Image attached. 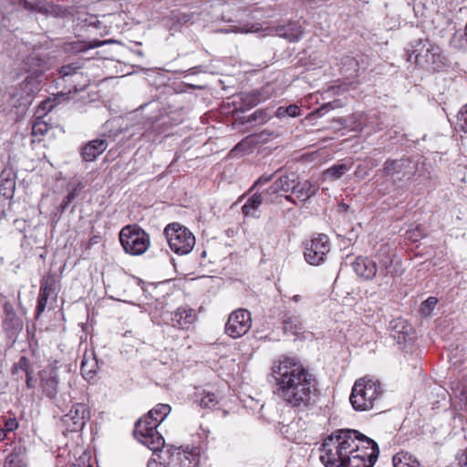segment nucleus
<instances>
[{
  "label": "nucleus",
  "instance_id": "e2e57ef3",
  "mask_svg": "<svg viewBox=\"0 0 467 467\" xmlns=\"http://www.w3.org/2000/svg\"><path fill=\"white\" fill-rule=\"evenodd\" d=\"M7 431H5L3 428L0 429V441H4L6 438Z\"/></svg>",
  "mask_w": 467,
  "mask_h": 467
},
{
  "label": "nucleus",
  "instance_id": "0e129e2a",
  "mask_svg": "<svg viewBox=\"0 0 467 467\" xmlns=\"http://www.w3.org/2000/svg\"><path fill=\"white\" fill-rule=\"evenodd\" d=\"M285 199L287 202H291V203H294V204H296V201H295V199H294L291 195H285Z\"/></svg>",
  "mask_w": 467,
  "mask_h": 467
},
{
  "label": "nucleus",
  "instance_id": "20e7f679",
  "mask_svg": "<svg viewBox=\"0 0 467 467\" xmlns=\"http://www.w3.org/2000/svg\"><path fill=\"white\" fill-rule=\"evenodd\" d=\"M382 392L381 385L377 380L368 378L356 380L352 387V409L358 411L371 410Z\"/></svg>",
  "mask_w": 467,
  "mask_h": 467
},
{
  "label": "nucleus",
  "instance_id": "f257e3e1",
  "mask_svg": "<svg viewBox=\"0 0 467 467\" xmlns=\"http://www.w3.org/2000/svg\"><path fill=\"white\" fill-rule=\"evenodd\" d=\"M271 376L276 396L287 406L305 410L315 403L318 391L317 380L296 358L283 356L275 360Z\"/></svg>",
  "mask_w": 467,
  "mask_h": 467
},
{
  "label": "nucleus",
  "instance_id": "5701e85b",
  "mask_svg": "<svg viewBox=\"0 0 467 467\" xmlns=\"http://www.w3.org/2000/svg\"><path fill=\"white\" fill-rule=\"evenodd\" d=\"M276 35L289 42H297L302 38L303 30L296 22H288L275 28Z\"/></svg>",
  "mask_w": 467,
  "mask_h": 467
},
{
  "label": "nucleus",
  "instance_id": "6ab92c4d",
  "mask_svg": "<svg viewBox=\"0 0 467 467\" xmlns=\"http://www.w3.org/2000/svg\"><path fill=\"white\" fill-rule=\"evenodd\" d=\"M352 268L357 275L364 280H370L375 277L378 270L376 263L364 256H358L352 264Z\"/></svg>",
  "mask_w": 467,
  "mask_h": 467
},
{
  "label": "nucleus",
  "instance_id": "1a4fd4ad",
  "mask_svg": "<svg viewBox=\"0 0 467 467\" xmlns=\"http://www.w3.org/2000/svg\"><path fill=\"white\" fill-rule=\"evenodd\" d=\"M304 257L311 265H319L326 260L330 251V242L324 234H314L309 240L304 243Z\"/></svg>",
  "mask_w": 467,
  "mask_h": 467
},
{
  "label": "nucleus",
  "instance_id": "c756f323",
  "mask_svg": "<svg viewBox=\"0 0 467 467\" xmlns=\"http://www.w3.org/2000/svg\"><path fill=\"white\" fill-rule=\"evenodd\" d=\"M274 92V88L271 84H266L261 90L254 92L249 99H251V107L256 106L262 101L268 99Z\"/></svg>",
  "mask_w": 467,
  "mask_h": 467
},
{
  "label": "nucleus",
  "instance_id": "052dcab7",
  "mask_svg": "<svg viewBox=\"0 0 467 467\" xmlns=\"http://www.w3.org/2000/svg\"><path fill=\"white\" fill-rule=\"evenodd\" d=\"M348 205L346 204L345 202H342L338 204V212L339 213H346L348 211Z\"/></svg>",
  "mask_w": 467,
  "mask_h": 467
},
{
  "label": "nucleus",
  "instance_id": "79ce46f5",
  "mask_svg": "<svg viewBox=\"0 0 467 467\" xmlns=\"http://www.w3.org/2000/svg\"><path fill=\"white\" fill-rule=\"evenodd\" d=\"M355 62L358 67L355 69V71L357 72V74H360L368 67L370 64V58L368 55H360L355 57Z\"/></svg>",
  "mask_w": 467,
  "mask_h": 467
},
{
  "label": "nucleus",
  "instance_id": "a878e982",
  "mask_svg": "<svg viewBox=\"0 0 467 467\" xmlns=\"http://www.w3.org/2000/svg\"><path fill=\"white\" fill-rule=\"evenodd\" d=\"M89 81L90 80L88 76H86L81 70L78 73H75V75L65 81V83L68 86V92L71 90L78 92L83 90L88 85Z\"/></svg>",
  "mask_w": 467,
  "mask_h": 467
},
{
  "label": "nucleus",
  "instance_id": "f8f14e48",
  "mask_svg": "<svg viewBox=\"0 0 467 467\" xmlns=\"http://www.w3.org/2000/svg\"><path fill=\"white\" fill-rule=\"evenodd\" d=\"M164 323L178 329H188L196 321L194 309L184 306H179L174 311H165L161 315Z\"/></svg>",
  "mask_w": 467,
  "mask_h": 467
},
{
  "label": "nucleus",
  "instance_id": "bf43d9fd",
  "mask_svg": "<svg viewBox=\"0 0 467 467\" xmlns=\"http://www.w3.org/2000/svg\"><path fill=\"white\" fill-rule=\"evenodd\" d=\"M70 467H93L90 463L86 462L85 461H79L78 463L72 464Z\"/></svg>",
  "mask_w": 467,
  "mask_h": 467
},
{
  "label": "nucleus",
  "instance_id": "2eb2a0df",
  "mask_svg": "<svg viewBox=\"0 0 467 467\" xmlns=\"http://www.w3.org/2000/svg\"><path fill=\"white\" fill-rule=\"evenodd\" d=\"M383 172L394 181L410 180L414 173V166L410 159L388 160Z\"/></svg>",
  "mask_w": 467,
  "mask_h": 467
},
{
  "label": "nucleus",
  "instance_id": "c03bdc74",
  "mask_svg": "<svg viewBox=\"0 0 467 467\" xmlns=\"http://www.w3.org/2000/svg\"><path fill=\"white\" fill-rule=\"evenodd\" d=\"M348 170L346 164H338L331 167L327 171V174L334 179L340 178Z\"/></svg>",
  "mask_w": 467,
  "mask_h": 467
},
{
  "label": "nucleus",
  "instance_id": "a211bd4d",
  "mask_svg": "<svg viewBox=\"0 0 467 467\" xmlns=\"http://www.w3.org/2000/svg\"><path fill=\"white\" fill-rule=\"evenodd\" d=\"M40 388L45 396L50 400L57 397L58 391V373L56 368H47L40 371Z\"/></svg>",
  "mask_w": 467,
  "mask_h": 467
},
{
  "label": "nucleus",
  "instance_id": "603ef678",
  "mask_svg": "<svg viewBox=\"0 0 467 467\" xmlns=\"http://www.w3.org/2000/svg\"><path fill=\"white\" fill-rule=\"evenodd\" d=\"M252 30L250 28L244 27V26H233L231 28L223 29L222 32L223 33H249Z\"/></svg>",
  "mask_w": 467,
  "mask_h": 467
},
{
  "label": "nucleus",
  "instance_id": "bb28decb",
  "mask_svg": "<svg viewBox=\"0 0 467 467\" xmlns=\"http://www.w3.org/2000/svg\"><path fill=\"white\" fill-rule=\"evenodd\" d=\"M293 193H295L296 198L300 201L305 202L315 194V190L309 181L300 182L298 179L295 185V190H293Z\"/></svg>",
  "mask_w": 467,
  "mask_h": 467
},
{
  "label": "nucleus",
  "instance_id": "ddd939ff",
  "mask_svg": "<svg viewBox=\"0 0 467 467\" xmlns=\"http://www.w3.org/2000/svg\"><path fill=\"white\" fill-rule=\"evenodd\" d=\"M89 417L90 411L88 406L84 403H76L62 417L61 422L66 427L67 431L76 432L84 428Z\"/></svg>",
  "mask_w": 467,
  "mask_h": 467
},
{
  "label": "nucleus",
  "instance_id": "0eeeda50",
  "mask_svg": "<svg viewBox=\"0 0 467 467\" xmlns=\"http://www.w3.org/2000/svg\"><path fill=\"white\" fill-rule=\"evenodd\" d=\"M119 242L127 254L141 255L150 247V235L140 226L126 225L119 232Z\"/></svg>",
  "mask_w": 467,
  "mask_h": 467
},
{
  "label": "nucleus",
  "instance_id": "423d86ee",
  "mask_svg": "<svg viewBox=\"0 0 467 467\" xmlns=\"http://www.w3.org/2000/svg\"><path fill=\"white\" fill-rule=\"evenodd\" d=\"M163 234L171 250L178 255L188 254L195 244L192 233L179 223H169L164 228Z\"/></svg>",
  "mask_w": 467,
  "mask_h": 467
},
{
  "label": "nucleus",
  "instance_id": "6e6552de",
  "mask_svg": "<svg viewBox=\"0 0 467 467\" xmlns=\"http://www.w3.org/2000/svg\"><path fill=\"white\" fill-rule=\"evenodd\" d=\"M42 82L43 72L36 69L15 87L10 95L13 99H16L17 105L16 107L29 106L35 96L40 91Z\"/></svg>",
  "mask_w": 467,
  "mask_h": 467
},
{
  "label": "nucleus",
  "instance_id": "473e14b6",
  "mask_svg": "<svg viewBox=\"0 0 467 467\" xmlns=\"http://www.w3.org/2000/svg\"><path fill=\"white\" fill-rule=\"evenodd\" d=\"M284 329L285 332L297 334L303 329L302 323L296 317L285 315L283 317Z\"/></svg>",
  "mask_w": 467,
  "mask_h": 467
},
{
  "label": "nucleus",
  "instance_id": "cd10ccee",
  "mask_svg": "<svg viewBox=\"0 0 467 467\" xmlns=\"http://www.w3.org/2000/svg\"><path fill=\"white\" fill-rule=\"evenodd\" d=\"M263 202V196L260 193L253 194L242 207V212L245 216L257 217V209Z\"/></svg>",
  "mask_w": 467,
  "mask_h": 467
},
{
  "label": "nucleus",
  "instance_id": "2f4dec72",
  "mask_svg": "<svg viewBox=\"0 0 467 467\" xmlns=\"http://www.w3.org/2000/svg\"><path fill=\"white\" fill-rule=\"evenodd\" d=\"M171 455L174 457L173 452H171ZM175 457L184 467H196L198 465V457L193 452L180 451L178 450L175 453Z\"/></svg>",
  "mask_w": 467,
  "mask_h": 467
},
{
  "label": "nucleus",
  "instance_id": "c85d7f7f",
  "mask_svg": "<svg viewBox=\"0 0 467 467\" xmlns=\"http://www.w3.org/2000/svg\"><path fill=\"white\" fill-rule=\"evenodd\" d=\"M393 467H420L419 461L411 454L400 451L393 456Z\"/></svg>",
  "mask_w": 467,
  "mask_h": 467
},
{
  "label": "nucleus",
  "instance_id": "09e8293b",
  "mask_svg": "<svg viewBox=\"0 0 467 467\" xmlns=\"http://www.w3.org/2000/svg\"><path fill=\"white\" fill-rule=\"evenodd\" d=\"M82 188V183L78 182V185L75 186L65 198L67 200V202L71 203L74 200H76L78 197Z\"/></svg>",
  "mask_w": 467,
  "mask_h": 467
},
{
  "label": "nucleus",
  "instance_id": "393cba45",
  "mask_svg": "<svg viewBox=\"0 0 467 467\" xmlns=\"http://www.w3.org/2000/svg\"><path fill=\"white\" fill-rule=\"evenodd\" d=\"M26 450L24 446H16L13 451L6 457L5 467H26Z\"/></svg>",
  "mask_w": 467,
  "mask_h": 467
},
{
  "label": "nucleus",
  "instance_id": "864d4df0",
  "mask_svg": "<svg viewBox=\"0 0 467 467\" xmlns=\"http://www.w3.org/2000/svg\"><path fill=\"white\" fill-rule=\"evenodd\" d=\"M406 234L407 238L413 242L418 241V239L421 236L420 230L418 227L412 231H407Z\"/></svg>",
  "mask_w": 467,
  "mask_h": 467
},
{
  "label": "nucleus",
  "instance_id": "dca6fc26",
  "mask_svg": "<svg viewBox=\"0 0 467 467\" xmlns=\"http://www.w3.org/2000/svg\"><path fill=\"white\" fill-rule=\"evenodd\" d=\"M376 257L379 264V275L393 276L398 274L393 265L394 252L389 244L383 243L379 245L376 250Z\"/></svg>",
  "mask_w": 467,
  "mask_h": 467
},
{
  "label": "nucleus",
  "instance_id": "338daca9",
  "mask_svg": "<svg viewBox=\"0 0 467 467\" xmlns=\"http://www.w3.org/2000/svg\"><path fill=\"white\" fill-rule=\"evenodd\" d=\"M344 266H345L346 268L348 267V264H347L346 262L341 264L340 270H339V274L343 273V271H344Z\"/></svg>",
  "mask_w": 467,
  "mask_h": 467
},
{
  "label": "nucleus",
  "instance_id": "774afa93",
  "mask_svg": "<svg viewBox=\"0 0 467 467\" xmlns=\"http://www.w3.org/2000/svg\"><path fill=\"white\" fill-rule=\"evenodd\" d=\"M155 466H157L156 462H152V463L149 462L148 463V467H155Z\"/></svg>",
  "mask_w": 467,
  "mask_h": 467
},
{
  "label": "nucleus",
  "instance_id": "a19ab883",
  "mask_svg": "<svg viewBox=\"0 0 467 467\" xmlns=\"http://www.w3.org/2000/svg\"><path fill=\"white\" fill-rule=\"evenodd\" d=\"M438 300L436 297L430 296L424 302H422L420 306V312L423 316H430L433 311L435 306L437 305Z\"/></svg>",
  "mask_w": 467,
  "mask_h": 467
},
{
  "label": "nucleus",
  "instance_id": "ea45409f",
  "mask_svg": "<svg viewBox=\"0 0 467 467\" xmlns=\"http://www.w3.org/2000/svg\"><path fill=\"white\" fill-rule=\"evenodd\" d=\"M48 131V126L45 121L40 120L37 119L35 120L32 124V135L34 137L36 136H43Z\"/></svg>",
  "mask_w": 467,
  "mask_h": 467
},
{
  "label": "nucleus",
  "instance_id": "49530a36",
  "mask_svg": "<svg viewBox=\"0 0 467 467\" xmlns=\"http://www.w3.org/2000/svg\"><path fill=\"white\" fill-rule=\"evenodd\" d=\"M18 368L26 373L30 372V362L26 357H21L18 362L14 365L13 373H15Z\"/></svg>",
  "mask_w": 467,
  "mask_h": 467
},
{
  "label": "nucleus",
  "instance_id": "f704fd0d",
  "mask_svg": "<svg viewBox=\"0 0 467 467\" xmlns=\"http://www.w3.org/2000/svg\"><path fill=\"white\" fill-rule=\"evenodd\" d=\"M368 127V116L364 114L352 115V131H363Z\"/></svg>",
  "mask_w": 467,
  "mask_h": 467
},
{
  "label": "nucleus",
  "instance_id": "412c9836",
  "mask_svg": "<svg viewBox=\"0 0 467 467\" xmlns=\"http://www.w3.org/2000/svg\"><path fill=\"white\" fill-rule=\"evenodd\" d=\"M108 147V141L104 139H96L82 147L81 155L85 161H95Z\"/></svg>",
  "mask_w": 467,
  "mask_h": 467
},
{
  "label": "nucleus",
  "instance_id": "3c124183",
  "mask_svg": "<svg viewBox=\"0 0 467 467\" xmlns=\"http://www.w3.org/2000/svg\"><path fill=\"white\" fill-rule=\"evenodd\" d=\"M456 461L459 467H467V449L457 455Z\"/></svg>",
  "mask_w": 467,
  "mask_h": 467
},
{
  "label": "nucleus",
  "instance_id": "f3484780",
  "mask_svg": "<svg viewBox=\"0 0 467 467\" xmlns=\"http://www.w3.org/2000/svg\"><path fill=\"white\" fill-rule=\"evenodd\" d=\"M298 178V175L295 172L280 175L265 192V194L269 197L268 201L273 202L274 199L272 196L276 195L279 192H293Z\"/></svg>",
  "mask_w": 467,
  "mask_h": 467
},
{
  "label": "nucleus",
  "instance_id": "e433bc0d",
  "mask_svg": "<svg viewBox=\"0 0 467 467\" xmlns=\"http://www.w3.org/2000/svg\"><path fill=\"white\" fill-rule=\"evenodd\" d=\"M218 402V397L213 392H205L199 400L201 407L208 409L214 408Z\"/></svg>",
  "mask_w": 467,
  "mask_h": 467
},
{
  "label": "nucleus",
  "instance_id": "9b49d317",
  "mask_svg": "<svg viewBox=\"0 0 467 467\" xmlns=\"http://www.w3.org/2000/svg\"><path fill=\"white\" fill-rule=\"evenodd\" d=\"M251 326V313L246 309L239 308L230 314L225 325V333L233 338H238L245 335Z\"/></svg>",
  "mask_w": 467,
  "mask_h": 467
},
{
  "label": "nucleus",
  "instance_id": "aec40b11",
  "mask_svg": "<svg viewBox=\"0 0 467 467\" xmlns=\"http://www.w3.org/2000/svg\"><path fill=\"white\" fill-rule=\"evenodd\" d=\"M391 336L399 344L410 342L414 338L412 327L403 319L391 322Z\"/></svg>",
  "mask_w": 467,
  "mask_h": 467
},
{
  "label": "nucleus",
  "instance_id": "6e6d98bb",
  "mask_svg": "<svg viewBox=\"0 0 467 467\" xmlns=\"http://www.w3.org/2000/svg\"><path fill=\"white\" fill-rule=\"evenodd\" d=\"M69 204L70 202H67V200L65 198L58 206L56 215L60 216L62 213H64Z\"/></svg>",
  "mask_w": 467,
  "mask_h": 467
},
{
  "label": "nucleus",
  "instance_id": "8fccbe9b",
  "mask_svg": "<svg viewBox=\"0 0 467 467\" xmlns=\"http://www.w3.org/2000/svg\"><path fill=\"white\" fill-rule=\"evenodd\" d=\"M5 311L8 318H10L11 322L13 323V326L16 329L20 330L22 328V324L19 321V319L16 317V313L13 311V309L8 310L7 306H5Z\"/></svg>",
  "mask_w": 467,
  "mask_h": 467
},
{
  "label": "nucleus",
  "instance_id": "4468645a",
  "mask_svg": "<svg viewBox=\"0 0 467 467\" xmlns=\"http://www.w3.org/2000/svg\"><path fill=\"white\" fill-rule=\"evenodd\" d=\"M57 297V278L55 274L44 275L40 281L39 294L36 305V317L46 309L49 298L56 300Z\"/></svg>",
  "mask_w": 467,
  "mask_h": 467
},
{
  "label": "nucleus",
  "instance_id": "680f3d73",
  "mask_svg": "<svg viewBox=\"0 0 467 467\" xmlns=\"http://www.w3.org/2000/svg\"><path fill=\"white\" fill-rule=\"evenodd\" d=\"M264 114L263 111H260V110H256L252 116H251V119L253 120H256L258 118H260L262 115Z\"/></svg>",
  "mask_w": 467,
  "mask_h": 467
},
{
  "label": "nucleus",
  "instance_id": "4c0bfd02",
  "mask_svg": "<svg viewBox=\"0 0 467 467\" xmlns=\"http://www.w3.org/2000/svg\"><path fill=\"white\" fill-rule=\"evenodd\" d=\"M96 367H97L96 363L91 362V364H89V362L84 358L82 360L81 366H80V370H81L82 376L86 379H88V380L93 379L96 374V369H95Z\"/></svg>",
  "mask_w": 467,
  "mask_h": 467
},
{
  "label": "nucleus",
  "instance_id": "69168bd1",
  "mask_svg": "<svg viewBox=\"0 0 467 467\" xmlns=\"http://www.w3.org/2000/svg\"><path fill=\"white\" fill-rule=\"evenodd\" d=\"M300 299H301V296H300L299 295H296V296H294L292 297V300H293L294 302H299V301H300Z\"/></svg>",
  "mask_w": 467,
  "mask_h": 467
},
{
  "label": "nucleus",
  "instance_id": "a18cd8bd",
  "mask_svg": "<svg viewBox=\"0 0 467 467\" xmlns=\"http://www.w3.org/2000/svg\"><path fill=\"white\" fill-rule=\"evenodd\" d=\"M3 421L4 426L2 428L7 432L16 431L19 426L18 421L15 417L4 418Z\"/></svg>",
  "mask_w": 467,
  "mask_h": 467
},
{
  "label": "nucleus",
  "instance_id": "c9c22d12",
  "mask_svg": "<svg viewBox=\"0 0 467 467\" xmlns=\"http://www.w3.org/2000/svg\"><path fill=\"white\" fill-rule=\"evenodd\" d=\"M67 10L66 7L48 2L47 6V12L45 13V16H51L54 17H63L67 15Z\"/></svg>",
  "mask_w": 467,
  "mask_h": 467
},
{
  "label": "nucleus",
  "instance_id": "13d9d810",
  "mask_svg": "<svg viewBox=\"0 0 467 467\" xmlns=\"http://www.w3.org/2000/svg\"><path fill=\"white\" fill-rule=\"evenodd\" d=\"M26 387L28 389H34L35 388V383H34V379H33V377L31 375V372H27V373H26Z\"/></svg>",
  "mask_w": 467,
  "mask_h": 467
},
{
  "label": "nucleus",
  "instance_id": "7ed1b4c3",
  "mask_svg": "<svg viewBox=\"0 0 467 467\" xmlns=\"http://www.w3.org/2000/svg\"><path fill=\"white\" fill-rule=\"evenodd\" d=\"M352 467H373L379 454L378 443L352 429Z\"/></svg>",
  "mask_w": 467,
  "mask_h": 467
},
{
  "label": "nucleus",
  "instance_id": "5fc2aeb1",
  "mask_svg": "<svg viewBox=\"0 0 467 467\" xmlns=\"http://www.w3.org/2000/svg\"><path fill=\"white\" fill-rule=\"evenodd\" d=\"M273 174L272 175H268V176H265V175H262L261 177H259L257 179V181L254 183L253 185V188L254 187H256L258 185H264L265 183H267L268 182H270L273 178Z\"/></svg>",
  "mask_w": 467,
  "mask_h": 467
},
{
  "label": "nucleus",
  "instance_id": "9d476101",
  "mask_svg": "<svg viewBox=\"0 0 467 467\" xmlns=\"http://www.w3.org/2000/svg\"><path fill=\"white\" fill-rule=\"evenodd\" d=\"M157 427L149 425L145 420H137L134 434L140 442L146 445L154 453L161 451L165 445L164 438L156 431Z\"/></svg>",
  "mask_w": 467,
  "mask_h": 467
},
{
  "label": "nucleus",
  "instance_id": "37998d69",
  "mask_svg": "<svg viewBox=\"0 0 467 467\" xmlns=\"http://www.w3.org/2000/svg\"><path fill=\"white\" fill-rule=\"evenodd\" d=\"M457 124L462 131L467 132V104L459 111Z\"/></svg>",
  "mask_w": 467,
  "mask_h": 467
},
{
  "label": "nucleus",
  "instance_id": "b1692460",
  "mask_svg": "<svg viewBox=\"0 0 467 467\" xmlns=\"http://www.w3.org/2000/svg\"><path fill=\"white\" fill-rule=\"evenodd\" d=\"M15 173L11 169H4L0 173V193L4 196H12L15 191Z\"/></svg>",
  "mask_w": 467,
  "mask_h": 467
},
{
  "label": "nucleus",
  "instance_id": "4d7b16f0",
  "mask_svg": "<svg viewBox=\"0 0 467 467\" xmlns=\"http://www.w3.org/2000/svg\"><path fill=\"white\" fill-rule=\"evenodd\" d=\"M19 5L27 11L33 12L32 0H20Z\"/></svg>",
  "mask_w": 467,
  "mask_h": 467
},
{
  "label": "nucleus",
  "instance_id": "39448f33",
  "mask_svg": "<svg viewBox=\"0 0 467 467\" xmlns=\"http://www.w3.org/2000/svg\"><path fill=\"white\" fill-rule=\"evenodd\" d=\"M408 60L417 66L440 70L443 66V57L440 48L431 45L428 40L420 39L411 49L408 50Z\"/></svg>",
  "mask_w": 467,
  "mask_h": 467
},
{
  "label": "nucleus",
  "instance_id": "f03ea898",
  "mask_svg": "<svg viewBox=\"0 0 467 467\" xmlns=\"http://www.w3.org/2000/svg\"><path fill=\"white\" fill-rule=\"evenodd\" d=\"M350 430L326 438L320 448L319 459L326 467H350Z\"/></svg>",
  "mask_w": 467,
  "mask_h": 467
},
{
  "label": "nucleus",
  "instance_id": "de8ad7c7",
  "mask_svg": "<svg viewBox=\"0 0 467 467\" xmlns=\"http://www.w3.org/2000/svg\"><path fill=\"white\" fill-rule=\"evenodd\" d=\"M48 1L47 0H32L33 12L45 15L47 12Z\"/></svg>",
  "mask_w": 467,
  "mask_h": 467
},
{
  "label": "nucleus",
  "instance_id": "72a5a7b5",
  "mask_svg": "<svg viewBox=\"0 0 467 467\" xmlns=\"http://www.w3.org/2000/svg\"><path fill=\"white\" fill-rule=\"evenodd\" d=\"M300 115V109L296 104H290L289 106L284 107L280 106L275 110V116L278 119H283L285 117L295 118Z\"/></svg>",
  "mask_w": 467,
  "mask_h": 467
},
{
  "label": "nucleus",
  "instance_id": "7c9ffc66",
  "mask_svg": "<svg viewBox=\"0 0 467 467\" xmlns=\"http://www.w3.org/2000/svg\"><path fill=\"white\" fill-rule=\"evenodd\" d=\"M82 70V63L79 61L63 65L59 69L60 79L64 82L69 79L75 73Z\"/></svg>",
  "mask_w": 467,
  "mask_h": 467
},
{
  "label": "nucleus",
  "instance_id": "58836bf2",
  "mask_svg": "<svg viewBox=\"0 0 467 467\" xmlns=\"http://www.w3.org/2000/svg\"><path fill=\"white\" fill-rule=\"evenodd\" d=\"M251 147L252 142L250 141L249 138H245L244 140H241L238 144H236L230 153L233 157H238L243 153L246 152L247 150H249Z\"/></svg>",
  "mask_w": 467,
  "mask_h": 467
},
{
  "label": "nucleus",
  "instance_id": "4be33fe9",
  "mask_svg": "<svg viewBox=\"0 0 467 467\" xmlns=\"http://www.w3.org/2000/svg\"><path fill=\"white\" fill-rule=\"evenodd\" d=\"M171 408L168 404L160 403L150 410L146 416L139 420H145L149 425L158 427L169 415Z\"/></svg>",
  "mask_w": 467,
  "mask_h": 467
}]
</instances>
